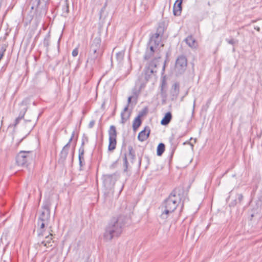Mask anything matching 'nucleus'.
Returning a JSON list of instances; mask_svg holds the SVG:
<instances>
[{
    "instance_id": "f257e3e1",
    "label": "nucleus",
    "mask_w": 262,
    "mask_h": 262,
    "mask_svg": "<svg viewBox=\"0 0 262 262\" xmlns=\"http://www.w3.org/2000/svg\"><path fill=\"white\" fill-rule=\"evenodd\" d=\"M129 221V218L123 214L112 217L105 228L104 239L109 242L115 237H119Z\"/></svg>"
},
{
    "instance_id": "f03ea898",
    "label": "nucleus",
    "mask_w": 262,
    "mask_h": 262,
    "mask_svg": "<svg viewBox=\"0 0 262 262\" xmlns=\"http://www.w3.org/2000/svg\"><path fill=\"white\" fill-rule=\"evenodd\" d=\"M50 0H30L31 9L35 10L34 18L36 21H39L45 16L48 9Z\"/></svg>"
},
{
    "instance_id": "7ed1b4c3",
    "label": "nucleus",
    "mask_w": 262,
    "mask_h": 262,
    "mask_svg": "<svg viewBox=\"0 0 262 262\" xmlns=\"http://www.w3.org/2000/svg\"><path fill=\"white\" fill-rule=\"evenodd\" d=\"M178 189V188L173 189L169 195L168 198L164 201L162 205V209L163 208H167L173 212L176 209L181 201L180 195V194H177Z\"/></svg>"
},
{
    "instance_id": "20e7f679",
    "label": "nucleus",
    "mask_w": 262,
    "mask_h": 262,
    "mask_svg": "<svg viewBox=\"0 0 262 262\" xmlns=\"http://www.w3.org/2000/svg\"><path fill=\"white\" fill-rule=\"evenodd\" d=\"M35 155L32 151H20L16 157L18 165L27 167L32 161Z\"/></svg>"
},
{
    "instance_id": "39448f33",
    "label": "nucleus",
    "mask_w": 262,
    "mask_h": 262,
    "mask_svg": "<svg viewBox=\"0 0 262 262\" xmlns=\"http://www.w3.org/2000/svg\"><path fill=\"white\" fill-rule=\"evenodd\" d=\"M165 30V28L164 23H160L158 25L156 33L150 35L148 42L158 47L160 46L161 42L162 37L163 36Z\"/></svg>"
},
{
    "instance_id": "423d86ee",
    "label": "nucleus",
    "mask_w": 262,
    "mask_h": 262,
    "mask_svg": "<svg viewBox=\"0 0 262 262\" xmlns=\"http://www.w3.org/2000/svg\"><path fill=\"white\" fill-rule=\"evenodd\" d=\"M160 58H161V56H157L154 57L147 64L144 70L146 81H148L149 80L152 74H155L157 73V70H155V69L157 68L158 60Z\"/></svg>"
},
{
    "instance_id": "0eeeda50",
    "label": "nucleus",
    "mask_w": 262,
    "mask_h": 262,
    "mask_svg": "<svg viewBox=\"0 0 262 262\" xmlns=\"http://www.w3.org/2000/svg\"><path fill=\"white\" fill-rule=\"evenodd\" d=\"M108 150L113 151L116 148L117 132L114 125H111L108 130Z\"/></svg>"
},
{
    "instance_id": "6e6552de",
    "label": "nucleus",
    "mask_w": 262,
    "mask_h": 262,
    "mask_svg": "<svg viewBox=\"0 0 262 262\" xmlns=\"http://www.w3.org/2000/svg\"><path fill=\"white\" fill-rule=\"evenodd\" d=\"M187 66V59L184 55H180L176 59L174 70L177 75L183 74L186 70Z\"/></svg>"
},
{
    "instance_id": "1a4fd4ad",
    "label": "nucleus",
    "mask_w": 262,
    "mask_h": 262,
    "mask_svg": "<svg viewBox=\"0 0 262 262\" xmlns=\"http://www.w3.org/2000/svg\"><path fill=\"white\" fill-rule=\"evenodd\" d=\"M75 134V131L74 130L71 135V136L69 140V142L63 146L61 151L59 154V157L58 160V162L61 164H64L66 161V160L67 158L69 150L70 147V144L73 141L74 136Z\"/></svg>"
},
{
    "instance_id": "9d476101",
    "label": "nucleus",
    "mask_w": 262,
    "mask_h": 262,
    "mask_svg": "<svg viewBox=\"0 0 262 262\" xmlns=\"http://www.w3.org/2000/svg\"><path fill=\"white\" fill-rule=\"evenodd\" d=\"M69 1L62 0L58 5V7L61 8L62 12L61 16L64 17H67L69 13Z\"/></svg>"
},
{
    "instance_id": "9b49d317",
    "label": "nucleus",
    "mask_w": 262,
    "mask_h": 262,
    "mask_svg": "<svg viewBox=\"0 0 262 262\" xmlns=\"http://www.w3.org/2000/svg\"><path fill=\"white\" fill-rule=\"evenodd\" d=\"M115 174H105L103 176V184L107 188H111L116 182Z\"/></svg>"
},
{
    "instance_id": "f8f14e48",
    "label": "nucleus",
    "mask_w": 262,
    "mask_h": 262,
    "mask_svg": "<svg viewBox=\"0 0 262 262\" xmlns=\"http://www.w3.org/2000/svg\"><path fill=\"white\" fill-rule=\"evenodd\" d=\"M37 232L38 236L40 237L45 236L46 228L49 226V224L44 222H40L39 221H37Z\"/></svg>"
},
{
    "instance_id": "ddd939ff",
    "label": "nucleus",
    "mask_w": 262,
    "mask_h": 262,
    "mask_svg": "<svg viewBox=\"0 0 262 262\" xmlns=\"http://www.w3.org/2000/svg\"><path fill=\"white\" fill-rule=\"evenodd\" d=\"M150 133V127L148 126H146L144 129L139 133L138 136V139L141 142L144 141L148 139Z\"/></svg>"
},
{
    "instance_id": "4468645a",
    "label": "nucleus",
    "mask_w": 262,
    "mask_h": 262,
    "mask_svg": "<svg viewBox=\"0 0 262 262\" xmlns=\"http://www.w3.org/2000/svg\"><path fill=\"white\" fill-rule=\"evenodd\" d=\"M101 54V51H91V49H90L89 57L86 61L87 63H90L91 64H93Z\"/></svg>"
},
{
    "instance_id": "2eb2a0df",
    "label": "nucleus",
    "mask_w": 262,
    "mask_h": 262,
    "mask_svg": "<svg viewBox=\"0 0 262 262\" xmlns=\"http://www.w3.org/2000/svg\"><path fill=\"white\" fill-rule=\"evenodd\" d=\"M101 43V39L100 37L97 36L95 37L90 46V49H91V51H101L100 48Z\"/></svg>"
},
{
    "instance_id": "dca6fc26",
    "label": "nucleus",
    "mask_w": 262,
    "mask_h": 262,
    "mask_svg": "<svg viewBox=\"0 0 262 262\" xmlns=\"http://www.w3.org/2000/svg\"><path fill=\"white\" fill-rule=\"evenodd\" d=\"M183 0H177L173 7V13L175 16L181 15L182 9Z\"/></svg>"
},
{
    "instance_id": "f3484780",
    "label": "nucleus",
    "mask_w": 262,
    "mask_h": 262,
    "mask_svg": "<svg viewBox=\"0 0 262 262\" xmlns=\"http://www.w3.org/2000/svg\"><path fill=\"white\" fill-rule=\"evenodd\" d=\"M169 140L171 145V157H172L179 144V141L174 140V135L173 134H172L169 137Z\"/></svg>"
},
{
    "instance_id": "a211bd4d",
    "label": "nucleus",
    "mask_w": 262,
    "mask_h": 262,
    "mask_svg": "<svg viewBox=\"0 0 262 262\" xmlns=\"http://www.w3.org/2000/svg\"><path fill=\"white\" fill-rule=\"evenodd\" d=\"M50 220V213L42 212L39 215L37 221L40 222H44L49 224Z\"/></svg>"
},
{
    "instance_id": "6ab92c4d",
    "label": "nucleus",
    "mask_w": 262,
    "mask_h": 262,
    "mask_svg": "<svg viewBox=\"0 0 262 262\" xmlns=\"http://www.w3.org/2000/svg\"><path fill=\"white\" fill-rule=\"evenodd\" d=\"M128 105H126V106L124 108L123 111L121 113V123L122 124H124L129 118L130 113H128L127 114L126 113V112L128 110Z\"/></svg>"
},
{
    "instance_id": "aec40b11",
    "label": "nucleus",
    "mask_w": 262,
    "mask_h": 262,
    "mask_svg": "<svg viewBox=\"0 0 262 262\" xmlns=\"http://www.w3.org/2000/svg\"><path fill=\"white\" fill-rule=\"evenodd\" d=\"M173 211H171L170 209H168L167 208H164V210H162V213L160 216V219L161 220V222L163 223L166 222V220L170 213H172Z\"/></svg>"
},
{
    "instance_id": "412c9836",
    "label": "nucleus",
    "mask_w": 262,
    "mask_h": 262,
    "mask_svg": "<svg viewBox=\"0 0 262 262\" xmlns=\"http://www.w3.org/2000/svg\"><path fill=\"white\" fill-rule=\"evenodd\" d=\"M166 84V82L164 80H162V82L161 84V92L160 95L162 99V103L164 104L165 103L166 100L167 99V92L165 90H164V86Z\"/></svg>"
},
{
    "instance_id": "4be33fe9",
    "label": "nucleus",
    "mask_w": 262,
    "mask_h": 262,
    "mask_svg": "<svg viewBox=\"0 0 262 262\" xmlns=\"http://www.w3.org/2000/svg\"><path fill=\"white\" fill-rule=\"evenodd\" d=\"M19 105L20 111L18 118H19V119H22L24 118V116L26 112L27 111L28 107L26 104H25L24 101H22L19 104Z\"/></svg>"
},
{
    "instance_id": "5701e85b",
    "label": "nucleus",
    "mask_w": 262,
    "mask_h": 262,
    "mask_svg": "<svg viewBox=\"0 0 262 262\" xmlns=\"http://www.w3.org/2000/svg\"><path fill=\"white\" fill-rule=\"evenodd\" d=\"M172 119V114L170 112H167L161 121L162 125H167L170 122Z\"/></svg>"
},
{
    "instance_id": "b1692460",
    "label": "nucleus",
    "mask_w": 262,
    "mask_h": 262,
    "mask_svg": "<svg viewBox=\"0 0 262 262\" xmlns=\"http://www.w3.org/2000/svg\"><path fill=\"white\" fill-rule=\"evenodd\" d=\"M185 40L189 47L192 48H195L196 47L195 40L193 38L192 35L188 36Z\"/></svg>"
},
{
    "instance_id": "393cba45",
    "label": "nucleus",
    "mask_w": 262,
    "mask_h": 262,
    "mask_svg": "<svg viewBox=\"0 0 262 262\" xmlns=\"http://www.w3.org/2000/svg\"><path fill=\"white\" fill-rule=\"evenodd\" d=\"M84 151H83V150L79 149L78 150V160H79V164L80 169L83 165H85V161L84 159Z\"/></svg>"
},
{
    "instance_id": "a878e982",
    "label": "nucleus",
    "mask_w": 262,
    "mask_h": 262,
    "mask_svg": "<svg viewBox=\"0 0 262 262\" xmlns=\"http://www.w3.org/2000/svg\"><path fill=\"white\" fill-rule=\"evenodd\" d=\"M52 234H50V235H46V239L42 241L41 244L47 248L52 247V245L50 244L52 240Z\"/></svg>"
},
{
    "instance_id": "bb28decb",
    "label": "nucleus",
    "mask_w": 262,
    "mask_h": 262,
    "mask_svg": "<svg viewBox=\"0 0 262 262\" xmlns=\"http://www.w3.org/2000/svg\"><path fill=\"white\" fill-rule=\"evenodd\" d=\"M50 206L51 202L49 199L44 201L42 206V208L43 209L42 212H47L50 213Z\"/></svg>"
},
{
    "instance_id": "cd10ccee",
    "label": "nucleus",
    "mask_w": 262,
    "mask_h": 262,
    "mask_svg": "<svg viewBox=\"0 0 262 262\" xmlns=\"http://www.w3.org/2000/svg\"><path fill=\"white\" fill-rule=\"evenodd\" d=\"M142 124L141 119L139 117H136L133 121V128L134 130H136Z\"/></svg>"
},
{
    "instance_id": "c85d7f7f",
    "label": "nucleus",
    "mask_w": 262,
    "mask_h": 262,
    "mask_svg": "<svg viewBox=\"0 0 262 262\" xmlns=\"http://www.w3.org/2000/svg\"><path fill=\"white\" fill-rule=\"evenodd\" d=\"M165 146L163 143H160L158 144L157 148V155L158 156H161L165 151Z\"/></svg>"
},
{
    "instance_id": "c756f323",
    "label": "nucleus",
    "mask_w": 262,
    "mask_h": 262,
    "mask_svg": "<svg viewBox=\"0 0 262 262\" xmlns=\"http://www.w3.org/2000/svg\"><path fill=\"white\" fill-rule=\"evenodd\" d=\"M50 44V35L48 34L46 35L43 39V46L46 48L47 51L49 50V47Z\"/></svg>"
},
{
    "instance_id": "7c9ffc66",
    "label": "nucleus",
    "mask_w": 262,
    "mask_h": 262,
    "mask_svg": "<svg viewBox=\"0 0 262 262\" xmlns=\"http://www.w3.org/2000/svg\"><path fill=\"white\" fill-rule=\"evenodd\" d=\"M128 156L130 157L132 162L133 163L136 158L135 151L134 150L132 146L129 145L128 146Z\"/></svg>"
},
{
    "instance_id": "2f4dec72",
    "label": "nucleus",
    "mask_w": 262,
    "mask_h": 262,
    "mask_svg": "<svg viewBox=\"0 0 262 262\" xmlns=\"http://www.w3.org/2000/svg\"><path fill=\"white\" fill-rule=\"evenodd\" d=\"M88 142H89V138H88V136L85 134H83L82 135V137L81 144L80 147L79 148V149L83 150V151H84V144L86 143H88Z\"/></svg>"
},
{
    "instance_id": "473e14b6",
    "label": "nucleus",
    "mask_w": 262,
    "mask_h": 262,
    "mask_svg": "<svg viewBox=\"0 0 262 262\" xmlns=\"http://www.w3.org/2000/svg\"><path fill=\"white\" fill-rule=\"evenodd\" d=\"M155 53H154L152 52L149 51L148 50H146L144 55V56H143V59L145 60H148L150 59V58H151L154 56Z\"/></svg>"
},
{
    "instance_id": "72a5a7b5",
    "label": "nucleus",
    "mask_w": 262,
    "mask_h": 262,
    "mask_svg": "<svg viewBox=\"0 0 262 262\" xmlns=\"http://www.w3.org/2000/svg\"><path fill=\"white\" fill-rule=\"evenodd\" d=\"M123 166L124 167V171L127 172L128 167V163L127 159V154L126 153L124 154L123 158Z\"/></svg>"
},
{
    "instance_id": "f704fd0d",
    "label": "nucleus",
    "mask_w": 262,
    "mask_h": 262,
    "mask_svg": "<svg viewBox=\"0 0 262 262\" xmlns=\"http://www.w3.org/2000/svg\"><path fill=\"white\" fill-rule=\"evenodd\" d=\"M157 47L158 46H155L153 44H150L149 42H148L146 50H147L149 51H151L154 53H156V49L157 48Z\"/></svg>"
},
{
    "instance_id": "c9c22d12",
    "label": "nucleus",
    "mask_w": 262,
    "mask_h": 262,
    "mask_svg": "<svg viewBox=\"0 0 262 262\" xmlns=\"http://www.w3.org/2000/svg\"><path fill=\"white\" fill-rule=\"evenodd\" d=\"M132 96H134V98L137 100L140 94V89L138 90L136 88H134L132 90Z\"/></svg>"
},
{
    "instance_id": "e433bc0d",
    "label": "nucleus",
    "mask_w": 262,
    "mask_h": 262,
    "mask_svg": "<svg viewBox=\"0 0 262 262\" xmlns=\"http://www.w3.org/2000/svg\"><path fill=\"white\" fill-rule=\"evenodd\" d=\"M211 102V99H208L207 101L206 104L202 106V110H204L205 112H206L210 105Z\"/></svg>"
},
{
    "instance_id": "4c0bfd02",
    "label": "nucleus",
    "mask_w": 262,
    "mask_h": 262,
    "mask_svg": "<svg viewBox=\"0 0 262 262\" xmlns=\"http://www.w3.org/2000/svg\"><path fill=\"white\" fill-rule=\"evenodd\" d=\"M147 108H144L141 111H140L138 116L137 117H139L141 119V117H143L144 115H145L147 113Z\"/></svg>"
},
{
    "instance_id": "58836bf2",
    "label": "nucleus",
    "mask_w": 262,
    "mask_h": 262,
    "mask_svg": "<svg viewBox=\"0 0 262 262\" xmlns=\"http://www.w3.org/2000/svg\"><path fill=\"white\" fill-rule=\"evenodd\" d=\"M236 199H237L238 203H241L243 199V195L241 193H238L236 194Z\"/></svg>"
},
{
    "instance_id": "ea45409f",
    "label": "nucleus",
    "mask_w": 262,
    "mask_h": 262,
    "mask_svg": "<svg viewBox=\"0 0 262 262\" xmlns=\"http://www.w3.org/2000/svg\"><path fill=\"white\" fill-rule=\"evenodd\" d=\"M238 202L236 199L234 200L233 201H231L229 204V206L230 207H234L237 204H238Z\"/></svg>"
},
{
    "instance_id": "a19ab883",
    "label": "nucleus",
    "mask_w": 262,
    "mask_h": 262,
    "mask_svg": "<svg viewBox=\"0 0 262 262\" xmlns=\"http://www.w3.org/2000/svg\"><path fill=\"white\" fill-rule=\"evenodd\" d=\"M78 54V49L77 48L74 49L72 52V55L73 57H76Z\"/></svg>"
},
{
    "instance_id": "79ce46f5",
    "label": "nucleus",
    "mask_w": 262,
    "mask_h": 262,
    "mask_svg": "<svg viewBox=\"0 0 262 262\" xmlns=\"http://www.w3.org/2000/svg\"><path fill=\"white\" fill-rule=\"evenodd\" d=\"M226 41L229 44L233 45L235 43V40L233 38H230V39H226Z\"/></svg>"
},
{
    "instance_id": "37998d69",
    "label": "nucleus",
    "mask_w": 262,
    "mask_h": 262,
    "mask_svg": "<svg viewBox=\"0 0 262 262\" xmlns=\"http://www.w3.org/2000/svg\"><path fill=\"white\" fill-rule=\"evenodd\" d=\"M168 53L166 54V59L164 61V65L163 66V68H162V71H163V73L165 71V66H166V62L167 61H168Z\"/></svg>"
},
{
    "instance_id": "c03bdc74",
    "label": "nucleus",
    "mask_w": 262,
    "mask_h": 262,
    "mask_svg": "<svg viewBox=\"0 0 262 262\" xmlns=\"http://www.w3.org/2000/svg\"><path fill=\"white\" fill-rule=\"evenodd\" d=\"M95 121L94 120H91L89 125H88V127L89 128H92L93 127L94 125H95Z\"/></svg>"
},
{
    "instance_id": "a18cd8bd",
    "label": "nucleus",
    "mask_w": 262,
    "mask_h": 262,
    "mask_svg": "<svg viewBox=\"0 0 262 262\" xmlns=\"http://www.w3.org/2000/svg\"><path fill=\"white\" fill-rule=\"evenodd\" d=\"M173 86L174 90L175 91H176L177 93H178L179 91V84L176 83L174 84Z\"/></svg>"
},
{
    "instance_id": "49530a36",
    "label": "nucleus",
    "mask_w": 262,
    "mask_h": 262,
    "mask_svg": "<svg viewBox=\"0 0 262 262\" xmlns=\"http://www.w3.org/2000/svg\"><path fill=\"white\" fill-rule=\"evenodd\" d=\"M21 120V119H19V118L17 117L15 120L14 123L13 124V126L15 127L17 124L19 123L20 120Z\"/></svg>"
},
{
    "instance_id": "de8ad7c7",
    "label": "nucleus",
    "mask_w": 262,
    "mask_h": 262,
    "mask_svg": "<svg viewBox=\"0 0 262 262\" xmlns=\"http://www.w3.org/2000/svg\"><path fill=\"white\" fill-rule=\"evenodd\" d=\"M144 158L146 159V162H147V166H148L149 163H150V159H149V158L148 156H146L145 155V157H144Z\"/></svg>"
},
{
    "instance_id": "09e8293b",
    "label": "nucleus",
    "mask_w": 262,
    "mask_h": 262,
    "mask_svg": "<svg viewBox=\"0 0 262 262\" xmlns=\"http://www.w3.org/2000/svg\"><path fill=\"white\" fill-rule=\"evenodd\" d=\"M133 98H134V96H129L128 97V99H127V105H128L131 103L132 102V99Z\"/></svg>"
},
{
    "instance_id": "8fccbe9b",
    "label": "nucleus",
    "mask_w": 262,
    "mask_h": 262,
    "mask_svg": "<svg viewBox=\"0 0 262 262\" xmlns=\"http://www.w3.org/2000/svg\"><path fill=\"white\" fill-rule=\"evenodd\" d=\"M31 130L28 133V134L25 136V137H24L23 138H21L20 141L18 142V144H20L26 138V137L28 136V135H29L30 133Z\"/></svg>"
},
{
    "instance_id": "3c124183",
    "label": "nucleus",
    "mask_w": 262,
    "mask_h": 262,
    "mask_svg": "<svg viewBox=\"0 0 262 262\" xmlns=\"http://www.w3.org/2000/svg\"><path fill=\"white\" fill-rule=\"evenodd\" d=\"M78 135H77L75 138V139L74 140V148L75 147L76 145V143H77V140H78Z\"/></svg>"
},
{
    "instance_id": "603ef678",
    "label": "nucleus",
    "mask_w": 262,
    "mask_h": 262,
    "mask_svg": "<svg viewBox=\"0 0 262 262\" xmlns=\"http://www.w3.org/2000/svg\"><path fill=\"white\" fill-rule=\"evenodd\" d=\"M141 161H142V158H141V157H140L139 158V165H141Z\"/></svg>"
},
{
    "instance_id": "864d4df0",
    "label": "nucleus",
    "mask_w": 262,
    "mask_h": 262,
    "mask_svg": "<svg viewBox=\"0 0 262 262\" xmlns=\"http://www.w3.org/2000/svg\"><path fill=\"white\" fill-rule=\"evenodd\" d=\"M74 156V150H73V152H72V160H73Z\"/></svg>"
},
{
    "instance_id": "5fc2aeb1",
    "label": "nucleus",
    "mask_w": 262,
    "mask_h": 262,
    "mask_svg": "<svg viewBox=\"0 0 262 262\" xmlns=\"http://www.w3.org/2000/svg\"><path fill=\"white\" fill-rule=\"evenodd\" d=\"M60 39L59 38L58 40V48H59V42H60Z\"/></svg>"
},
{
    "instance_id": "6e6d98bb",
    "label": "nucleus",
    "mask_w": 262,
    "mask_h": 262,
    "mask_svg": "<svg viewBox=\"0 0 262 262\" xmlns=\"http://www.w3.org/2000/svg\"><path fill=\"white\" fill-rule=\"evenodd\" d=\"M208 5L209 6H211V4H210V2H208Z\"/></svg>"
},
{
    "instance_id": "4d7b16f0",
    "label": "nucleus",
    "mask_w": 262,
    "mask_h": 262,
    "mask_svg": "<svg viewBox=\"0 0 262 262\" xmlns=\"http://www.w3.org/2000/svg\"><path fill=\"white\" fill-rule=\"evenodd\" d=\"M195 103V100H194V103H193V108L194 107Z\"/></svg>"
},
{
    "instance_id": "13d9d810",
    "label": "nucleus",
    "mask_w": 262,
    "mask_h": 262,
    "mask_svg": "<svg viewBox=\"0 0 262 262\" xmlns=\"http://www.w3.org/2000/svg\"><path fill=\"white\" fill-rule=\"evenodd\" d=\"M103 11V9H101V11H100V13H101V12Z\"/></svg>"
},
{
    "instance_id": "bf43d9fd",
    "label": "nucleus",
    "mask_w": 262,
    "mask_h": 262,
    "mask_svg": "<svg viewBox=\"0 0 262 262\" xmlns=\"http://www.w3.org/2000/svg\"><path fill=\"white\" fill-rule=\"evenodd\" d=\"M183 136H181L179 137V139H180V138H181Z\"/></svg>"
}]
</instances>
